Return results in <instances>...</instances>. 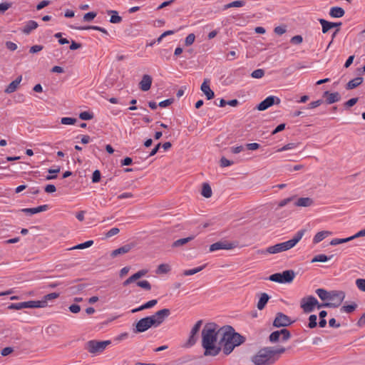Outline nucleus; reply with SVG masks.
<instances>
[{"mask_svg": "<svg viewBox=\"0 0 365 365\" xmlns=\"http://www.w3.org/2000/svg\"><path fill=\"white\" fill-rule=\"evenodd\" d=\"M152 83V76L148 74H144L138 82V86L142 91L145 92L150 90Z\"/></svg>", "mask_w": 365, "mask_h": 365, "instance_id": "nucleus-13", "label": "nucleus"}, {"mask_svg": "<svg viewBox=\"0 0 365 365\" xmlns=\"http://www.w3.org/2000/svg\"><path fill=\"white\" fill-rule=\"evenodd\" d=\"M71 28L77 29V30H88V29H93L96 31H101L106 34H108V31L102 27L98 26H71Z\"/></svg>", "mask_w": 365, "mask_h": 365, "instance_id": "nucleus-25", "label": "nucleus"}, {"mask_svg": "<svg viewBox=\"0 0 365 365\" xmlns=\"http://www.w3.org/2000/svg\"><path fill=\"white\" fill-rule=\"evenodd\" d=\"M331 303L319 304L318 300L313 296L304 297L301 299L300 307L304 313H310L313 312L317 307L320 309L323 307H331Z\"/></svg>", "mask_w": 365, "mask_h": 365, "instance_id": "nucleus-6", "label": "nucleus"}, {"mask_svg": "<svg viewBox=\"0 0 365 365\" xmlns=\"http://www.w3.org/2000/svg\"><path fill=\"white\" fill-rule=\"evenodd\" d=\"M331 296V298L330 301H333L334 302H330L331 304L330 307H336L339 306L345 297L344 293L341 291L332 292Z\"/></svg>", "mask_w": 365, "mask_h": 365, "instance_id": "nucleus-14", "label": "nucleus"}, {"mask_svg": "<svg viewBox=\"0 0 365 365\" xmlns=\"http://www.w3.org/2000/svg\"><path fill=\"white\" fill-rule=\"evenodd\" d=\"M119 232V229L117 227H113L110 230L107 232L106 234V237H110L115 235H117Z\"/></svg>", "mask_w": 365, "mask_h": 365, "instance_id": "nucleus-56", "label": "nucleus"}, {"mask_svg": "<svg viewBox=\"0 0 365 365\" xmlns=\"http://www.w3.org/2000/svg\"><path fill=\"white\" fill-rule=\"evenodd\" d=\"M21 81H22V76H18L16 78V79H15L14 81H13L8 85V86L6 88L4 92L6 93H14L18 88Z\"/></svg>", "mask_w": 365, "mask_h": 365, "instance_id": "nucleus-18", "label": "nucleus"}, {"mask_svg": "<svg viewBox=\"0 0 365 365\" xmlns=\"http://www.w3.org/2000/svg\"><path fill=\"white\" fill-rule=\"evenodd\" d=\"M69 311L73 314H77L81 310V307L78 304H73L69 307Z\"/></svg>", "mask_w": 365, "mask_h": 365, "instance_id": "nucleus-57", "label": "nucleus"}, {"mask_svg": "<svg viewBox=\"0 0 365 365\" xmlns=\"http://www.w3.org/2000/svg\"><path fill=\"white\" fill-rule=\"evenodd\" d=\"M108 14H111L110 22L112 24H118L121 21L122 18L118 15L116 11L110 10L108 11Z\"/></svg>", "mask_w": 365, "mask_h": 365, "instance_id": "nucleus-32", "label": "nucleus"}, {"mask_svg": "<svg viewBox=\"0 0 365 365\" xmlns=\"http://www.w3.org/2000/svg\"><path fill=\"white\" fill-rule=\"evenodd\" d=\"M285 351L284 347L265 346L253 354L250 361L255 365H273Z\"/></svg>", "mask_w": 365, "mask_h": 365, "instance_id": "nucleus-2", "label": "nucleus"}, {"mask_svg": "<svg viewBox=\"0 0 365 365\" xmlns=\"http://www.w3.org/2000/svg\"><path fill=\"white\" fill-rule=\"evenodd\" d=\"M110 344V341L108 340L102 341L91 340L86 343V349L91 354H97L103 351L106 346Z\"/></svg>", "mask_w": 365, "mask_h": 365, "instance_id": "nucleus-8", "label": "nucleus"}, {"mask_svg": "<svg viewBox=\"0 0 365 365\" xmlns=\"http://www.w3.org/2000/svg\"><path fill=\"white\" fill-rule=\"evenodd\" d=\"M212 189L210 185L204 183L201 192L202 195L206 198H209L212 196Z\"/></svg>", "mask_w": 365, "mask_h": 365, "instance_id": "nucleus-31", "label": "nucleus"}, {"mask_svg": "<svg viewBox=\"0 0 365 365\" xmlns=\"http://www.w3.org/2000/svg\"><path fill=\"white\" fill-rule=\"evenodd\" d=\"M233 165V162L227 160L225 158H222L220 160V165L222 167H228Z\"/></svg>", "mask_w": 365, "mask_h": 365, "instance_id": "nucleus-59", "label": "nucleus"}, {"mask_svg": "<svg viewBox=\"0 0 365 365\" xmlns=\"http://www.w3.org/2000/svg\"><path fill=\"white\" fill-rule=\"evenodd\" d=\"M305 232V230H300L294 235L291 240L276 244L272 246H269L266 250H259L258 252L261 254H277L282 252L287 251L293 248L302 240Z\"/></svg>", "mask_w": 365, "mask_h": 365, "instance_id": "nucleus-5", "label": "nucleus"}, {"mask_svg": "<svg viewBox=\"0 0 365 365\" xmlns=\"http://www.w3.org/2000/svg\"><path fill=\"white\" fill-rule=\"evenodd\" d=\"M5 46L7 49H9V51H16L18 48L16 43H15L12 41H6L5 43Z\"/></svg>", "mask_w": 365, "mask_h": 365, "instance_id": "nucleus-55", "label": "nucleus"}, {"mask_svg": "<svg viewBox=\"0 0 365 365\" xmlns=\"http://www.w3.org/2000/svg\"><path fill=\"white\" fill-rule=\"evenodd\" d=\"M292 322L291 319L288 316L282 313H277L274 320L273 326L275 327H287Z\"/></svg>", "mask_w": 365, "mask_h": 365, "instance_id": "nucleus-11", "label": "nucleus"}, {"mask_svg": "<svg viewBox=\"0 0 365 365\" xmlns=\"http://www.w3.org/2000/svg\"><path fill=\"white\" fill-rule=\"evenodd\" d=\"M202 323V322L201 320L197 321L196 322V324L192 328V329L190 331V334H192V335H197V334L198 333V331L200 329Z\"/></svg>", "mask_w": 365, "mask_h": 365, "instance_id": "nucleus-49", "label": "nucleus"}, {"mask_svg": "<svg viewBox=\"0 0 365 365\" xmlns=\"http://www.w3.org/2000/svg\"><path fill=\"white\" fill-rule=\"evenodd\" d=\"M235 247V245L232 242H229L227 241H219L215 243L212 244L210 246V252H213L220 250H232Z\"/></svg>", "mask_w": 365, "mask_h": 365, "instance_id": "nucleus-12", "label": "nucleus"}, {"mask_svg": "<svg viewBox=\"0 0 365 365\" xmlns=\"http://www.w3.org/2000/svg\"><path fill=\"white\" fill-rule=\"evenodd\" d=\"M25 309L28 308H43V302H40L39 300L24 302Z\"/></svg>", "mask_w": 365, "mask_h": 365, "instance_id": "nucleus-27", "label": "nucleus"}, {"mask_svg": "<svg viewBox=\"0 0 365 365\" xmlns=\"http://www.w3.org/2000/svg\"><path fill=\"white\" fill-rule=\"evenodd\" d=\"M173 99H172V98L166 99L165 101L160 102L159 106L162 107V108H165V107L169 106L171 103H173Z\"/></svg>", "mask_w": 365, "mask_h": 365, "instance_id": "nucleus-61", "label": "nucleus"}, {"mask_svg": "<svg viewBox=\"0 0 365 365\" xmlns=\"http://www.w3.org/2000/svg\"><path fill=\"white\" fill-rule=\"evenodd\" d=\"M317 317L315 314H312L309 317L308 327L310 329L315 328L317 325Z\"/></svg>", "mask_w": 365, "mask_h": 365, "instance_id": "nucleus-42", "label": "nucleus"}, {"mask_svg": "<svg viewBox=\"0 0 365 365\" xmlns=\"http://www.w3.org/2000/svg\"><path fill=\"white\" fill-rule=\"evenodd\" d=\"M58 297H59L58 293L53 292V293H50V294H48L43 296V298L39 301H40V302H43V304H45L43 305V307H46L48 305V302L49 301H52V300L58 298Z\"/></svg>", "mask_w": 365, "mask_h": 365, "instance_id": "nucleus-26", "label": "nucleus"}, {"mask_svg": "<svg viewBox=\"0 0 365 365\" xmlns=\"http://www.w3.org/2000/svg\"><path fill=\"white\" fill-rule=\"evenodd\" d=\"M280 99L274 96H269L267 97L264 101H262L258 106L257 109L259 110H265L268 108L271 107L274 104H279L280 103Z\"/></svg>", "mask_w": 365, "mask_h": 365, "instance_id": "nucleus-10", "label": "nucleus"}, {"mask_svg": "<svg viewBox=\"0 0 365 365\" xmlns=\"http://www.w3.org/2000/svg\"><path fill=\"white\" fill-rule=\"evenodd\" d=\"M356 307V304H349V305L343 306L341 309L346 313H351L353 311H354Z\"/></svg>", "mask_w": 365, "mask_h": 365, "instance_id": "nucleus-54", "label": "nucleus"}, {"mask_svg": "<svg viewBox=\"0 0 365 365\" xmlns=\"http://www.w3.org/2000/svg\"><path fill=\"white\" fill-rule=\"evenodd\" d=\"M8 308L9 309H15V310H20L25 309L24 307V303L23 302H18V303H12L10 305H9Z\"/></svg>", "mask_w": 365, "mask_h": 365, "instance_id": "nucleus-47", "label": "nucleus"}, {"mask_svg": "<svg viewBox=\"0 0 365 365\" xmlns=\"http://www.w3.org/2000/svg\"><path fill=\"white\" fill-rule=\"evenodd\" d=\"M269 299V297L266 293L261 294V296L259 297V299L257 303V308L259 310H262L264 308L266 304L267 303L268 300Z\"/></svg>", "mask_w": 365, "mask_h": 365, "instance_id": "nucleus-28", "label": "nucleus"}, {"mask_svg": "<svg viewBox=\"0 0 365 365\" xmlns=\"http://www.w3.org/2000/svg\"><path fill=\"white\" fill-rule=\"evenodd\" d=\"M205 267H206V264H204V265H202V266H200V267H195L193 269H186L183 272V275L190 276V275L195 274L202 271V269H204L205 268Z\"/></svg>", "mask_w": 365, "mask_h": 365, "instance_id": "nucleus-33", "label": "nucleus"}, {"mask_svg": "<svg viewBox=\"0 0 365 365\" xmlns=\"http://www.w3.org/2000/svg\"><path fill=\"white\" fill-rule=\"evenodd\" d=\"M37 27V22L33 20H30L27 21L25 26L23 27L22 32L25 34H29L33 30L36 29Z\"/></svg>", "mask_w": 365, "mask_h": 365, "instance_id": "nucleus-20", "label": "nucleus"}, {"mask_svg": "<svg viewBox=\"0 0 365 365\" xmlns=\"http://www.w3.org/2000/svg\"><path fill=\"white\" fill-rule=\"evenodd\" d=\"M353 240L352 236L346 238H334L330 242L331 245H337L339 244L345 243Z\"/></svg>", "mask_w": 365, "mask_h": 365, "instance_id": "nucleus-36", "label": "nucleus"}, {"mask_svg": "<svg viewBox=\"0 0 365 365\" xmlns=\"http://www.w3.org/2000/svg\"><path fill=\"white\" fill-rule=\"evenodd\" d=\"M192 239H193L192 237H188L186 238H182V239L178 240L173 242V247L182 246V245L186 244L187 242H190Z\"/></svg>", "mask_w": 365, "mask_h": 365, "instance_id": "nucleus-39", "label": "nucleus"}, {"mask_svg": "<svg viewBox=\"0 0 365 365\" xmlns=\"http://www.w3.org/2000/svg\"><path fill=\"white\" fill-rule=\"evenodd\" d=\"M170 271V266L168 264H161L158 267V274H166Z\"/></svg>", "mask_w": 365, "mask_h": 365, "instance_id": "nucleus-38", "label": "nucleus"}, {"mask_svg": "<svg viewBox=\"0 0 365 365\" xmlns=\"http://www.w3.org/2000/svg\"><path fill=\"white\" fill-rule=\"evenodd\" d=\"M295 277L292 270H285L282 272L275 273L269 277V279L280 284L291 283Z\"/></svg>", "mask_w": 365, "mask_h": 365, "instance_id": "nucleus-7", "label": "nucleus"}, {"mask_svg": "<svg viewBox=\"0 0 365 365\" xmlns=\"http://www.w3.org/2000/svg\"><path fill=\"white\" fill-rule=\"evenodd\" d=\"M130 245H124L120 248H118V249L113 250L111 253V256L115 257L119 255L128 252L130 251Z\"/></svg>", "mask_w": 365, "mask_h": 365, "instance_id": "nucleus-30", "label": "nucleus"}, {"mask_svg": "<svg viewBox=\"0 0 365 365\" xmlns=\"http://www.w3.org/2000/svg\"><path fill=\"white\" fill-rule=\"evenodd\" d=\"M157 303H158V300L157 299H152V300H150V301H149V302H148L140 305V307H138V312L144 310V309L152 308L155 305H156Z\"/></svg>", "mask_w": 365, "mask_h": 365, "instance_id": "nucleus-34", "label": "nucleus"}, {"mask_svg": "<svg viewBox=\"0 0 365 365\" xmlns=\"http://www.w3.org/2000/svg\"><path fill=\"white\" fill-rule=\"evenodd\" d=\"M324 95L327 97V102L329 104H331V103L338 102L341 98L339 93L337 92L329 93L328 91H326Z\"/></svg>", "mask_w": 365, "mask_h": 365, "instance_id": "nucleus-22", "label": "nucleus"}, {"mask_svg": "<svg viewBox=\"0 0 365 365\" xmlns=\"http://www.w3.org/2000/svg\"><path fill=\"white\" fill-rule=\"evenodd\" d=\"M222 328L215 324H206L202 331V346L205 349V356H215L221 351L220 339Z\"/></svg>", "mask_w": 365, "mask_h": 365, "instance_id": "nucleus-1", "label": "nucleus"}, {"mask_svg": "<svg viewBox=\"0 0 365 365\" xmlns=\"http://www.w3.org/2000/svg\"><path fill=\"white\" fill-rule=\"evenodd\" d=\"M93 245V240H88V241H86V242H85L83 243H81V244H78V245L74 246L71 249L72 250H83V249H86V248L90 247Z\"/></svg>", "mask_w": 365, "mask_h": 365, "instance_id": "nucleus-37", "label": "nucleus"}, {"mask_svg": "<svg viewBox=\"0 0 365 365\" xmlns=\"http://www.w3.org/2000/svg\"><path fill=\"white\" fill-rule=\"evenodd\" d=\"M244 341L245 338L240 334L235 332L231 327H222L220 346L225 354H230L236 346H240Z\"/></svg>", "mask_w": 365, "mask_h": 365, "instance_id": "nucleus-3", "label": "nucleus"}, {"mask_svg": "<svg viewBox=\"0 0 365 365\" xmlns=\"http://www.w3.org/2000/svg\"><path fill=\"white\" fill-rule=\"evenodd\" d=\"M48 205H43L38 206L36 207L23 208L20 211L26 215H35V214L41 212L46 211L48 210Z\"/></svg>", "mask_w": 365, "mask_h": 365, "instance_id": "nucleus-16", "label": "nucleus"}, {"mask_svg": "<svg viewBox=\"0 0 365 365\" xmlns=\"http://www.w3.org/2000/svg\"><path fill=\"white\" fill-rule=\"evenodd\" d=\"M264 76V71L262 68L256 69L251 73L253 78H261Z\"/></svg>", "mask_w": 365, "mask_h": 365, "instance_id": "nucleus-44", "label": "nucleus"}, {"mask_svg": "<svg viewBox=\"0 0 365 365\" xmlns=\"http://www.w3.org/2000/svg\"><path fill=\"white\" fill-rule=\"evenodd\" d=\"M77 120L74 118L63 117L61 119V123L63 125H73L76 123Z\"/></svg>", "mask_w": 365, "mask_h": 365, "instance_id": "nucleus-43", "label": "nucleus"}, {"mask_svg": "<svg viewBox=\"0 0 365 365\" xmlns=\"http://www.w3.org/2000/svg\"><path fill=\"white\" fill-rule=\"evenodd\" d=\"M197 341V335H192V334H190L189 339L186 343L187 346H193Z\"/></svg>", "mask_w": 365, "mask_h": 365, "instance_id": "nucleus-52", "label": "nucleus"}, {"mask_svg": "<svg viewBox=\"0 0 365 365\" xmlns=\"http://www.w3.org/2000/svg\"><path fill=\"white\" fill-rule=\"evenodd\" d=\"M200 89L205 95L207 100H211L214 98L215 94L210 87V81L208 79L204 80L201 85Z\"/></svg>", "mask_w": 365, "mask_h": 365, "instance_id": "nucleus-15", "label": "nucleus"}, {"mask_svg": "<svg viewBox=\"0 0 365 365\" xmlns=\"http://www.w3.org/2000/svg\"><path fill=\"white\" fill-rule=\"evenodd\" d=\"M332 257H327V255H324V254H321V255H316L312 259V262H327L328 260L331 259Z\"/></svg>", "mask_w": 365, "mask_h": 365, "instance_id": "nucleus-35", "label": "nucleus"}, {"mask_svg": "<svg viewBox=\"0 0 365 365\" xmlns=\"http://www.w3.org/2000/svg\"><path fill=\"white\" fill-rule=\"evenodd\" d=\"M319 23L322 25V32L324 34L327 33L331 29L336 26H339L341 25V23H334V22H329L324 19H319Z\"/></svg>", "mask_w": 365, "mask_h": 365, "instance_id": "nucleus-17", "label": "nucleus"}, {"mask_svg": "<svg viewBox=\"0 0 365 365\" xmlns=\"http://www.w3.org/2000/svg\"><path fill=\"white\" fill-rule=\"evenodd\" d=\"M298 147V144L295 143H291L285 145L284 146L277 150V152H282L285 150L295 149Z\"/></svg>", "mask_w": 365, "mask_h": 365, "instance_id": "nucleus-40", "label": "nucleus"}, {"mask_svg": "<svg viewBox=\"0 0 365 365\" xmlns=\"http://www.w3.org/2000/svg\"><path fill=\"white\" fill-rule=\"evenodd\" d=\"M329 14L332 18H341L344 15L345 11L341 7L333 6L330 9Z\"/></svg>", "mask_w": 365, "mask_h": 365, "instance_id": "nucleus-21", "label": "nucleus"}, {"mask_svg": "<svg viewBox=\"0 0 365 365\" xmlns=\"http://www.w3.org/2000/svg\"><path fill=\"white\" fill-rule=\"evenodd\" d=\"M357 101H358L357 98H351L349 101H347L344 105L346 108H350V107H352L353 106H354L357 103Z\"/></svg>", "mask_w": 365, "mask_h": 365, "instance_id": "nucleus-63", "label": "nucleus"}, {"mask_svg": "<svg viewBox=\"0 0 365 365\" xmlns=\"http://www.w3.org/2000/svg\"><path fill=\"white\" fill-rule=\"evenodd\" d=\"M14 349L13 348L11 347H5L1 351V354L3 356H8L9 354H11L13 352Z\"/></svg>", "mask_w": 365, "mask_h": 365, "instance_id": "nucleus-64", "label": "nucleus"}, {"mask_svg": "<svg viewBox=\"0 0 365 365\" xmlns=\"http://www.w3.org/2000/svg\"><path fill=\"white\" fill-rule=\"evenodd\" d=\"M170 314V309H163L152 316L138 320V332L145 331L152 327H159Z\"/></svg>", "mask_w": 365, "mask_h": 365, "instance_id": "nucleus-4", "label": "nucleus"}, {"mask_svg": "<svg viewBox=\"0 0 365 365\" xmlns=\"http://www.w3.org/2000/svg\"><path fill=\"white\" fill-rule=\"evenodd\" d=\"M316 293L322 300H330L331 298V294L324 289H317Z\"/></svg>", "mask_w": 365, "mask_h": 365, "instance_id": "nucleus-29", "label": "nucleus"}, {"mask_svg": "<svg viewBox=\"0 0 365 365\" xmlns=\"http://www.w3.org/2000/svg\"><path fill=\"white\" fill-rule=\"evenodd\" d=\"M363 81H364V79L362 77H356V78L349 81L347 83L346 88L347 90L354 89V88H356L357 86H360L363 83Z\"/></svg>", "mask_w": 365, "mask_h": 365, "instance_id": "nucleus-24", "label": "nucleus"}, {"mask_svg": "<svg viewBox=\"0 0 365 365\" xmlns=\"http://www.w3.org/2000/svg\"><path fill=\"white\" fill-rule=\"evenodd\" d=\"M314 201L310 197H300L295 202L297 207H310L313 205Z\"/></svg>", "mask_w": 365, "mask_h": 365, "instance_id": "nucleus-19", "label": "nucleus"}, {"mask_svg": "<svg viewBox=\"0 0 365 365\" xmlns=\"http://www.w3.org/2000/svg\"><path fill=\"white\" fill-rule=\"evenodd\" d=\"M356 285L358 289L362 292H365V279H357L356 280Z\"/></svg>", "mask_w": 365, "mask_h": 365, "instance_id": "nucleus-50", "label": "nucleus"}, {"mask_svg": "<svg viewBox=\"0 0 365 365\" xmlns=\"http://www.w3.org/2000/svg\"><path fill=\"white\" fill-rule=\"evenodd\" d=\"M331 234H332L331 232L327 231V230L319 232L314 235V237L313 238V243L317 244V243L322 242L324 239H325L328 236L331 235Z\"/></svg>", "mask_w": 365, "mask_h": 365, "instance_id": "nucleus-23", "label": "nucleus"}, {"mask_svg": "<svg viewBox=\"0 0 365 365\" xmlns=\"http://www.w3.org/2000/svg\"><path fill=\"white\" fill-rule=\"evenodd\" d=\"M291 337V334L287 329H282L279 331H273L269 335V341L272 343L277 341H286Z\"/></svg>", "mask_w": 365, "mask_h": 365, "instance_id": "nucleus-9", "label": "nucleus"}, {"mask_svg": "<svg viewBox=\"0 0 365 365\" xmlns=\"http://www.w3.org/2000/svg\"><path fill=\"white\" fill-rule=\"evenodd\" d=\"M138 287H141L142 289H145V290H150L151 289V285L150 284V282L147 280H140L139 281L138 280Z\"/></svg>", "mask_w": 365, "mask_h": 365, "instance_id": "nucleus-48", "label": "nucleus"}, {"mask_svg": "<svg viewBox=\"0 0 365 365\" xmlns=\"http://www.w3.org/2000/svg\"><path fill=\"white\" fill-rule=\"evenodd\" d=\"M11 7V4L5 2L0 4V14H4Z\"/></svg>", "mask_w": 365, "mask_h": 365, "instance_id": "nucleus-58", "label": "nucleus"}, {"mask_svg": "<svg viewBox=\"0 0 365 365\" xmlns=\"http://www.w3.org/2000/svg\"><path fill=\"white\" fill-rule=\"evenodd\" d=\"M245 3L243 1H235L230 4H227L225 6V9L231 8V7H242L245 6Z\"/></svg>", "mask_w": 365, "mask_h": 365, "instance_id": "nucleus-41", "label": "nucleus"}, {"mask_svg": "<svg viewBox=\"0 0 365 365\" xmlns=\"http://www.w3.org/2000/svg\"><path fill=\"white\" fill-rule=\"evenodd\" d=\"M101 180V172L98 170H96L93 173L92 182L94 183L98 182Z\"/></svg>", "mask_w": 365, "mask_h": 365, "instance_id": "nucleus-53", "label": "nucleus"}, {"mask_svg": "<svg viewBox=\"0 0 365 365\" xmlns=\"http://www.w3.org/2000/svg\"><path fill=\"white\" fill-rule=\"evenodd\" d=\"M43 48V47L41 45H34L30 48L29 52L31 53H36L41 51Z\"/></svg>", "mask_w": 365, "mask_h": 365, "instance_id": "nucleus-60", "label": "nucleus"}, {"mask_svg": "<svg viewBox=\"0 0 365 365\" xmlns=\"http://www.w3.org/2000/svg\"><path fill=\"white\" fill-rule=\"evenodd\" d=\"M79 118L83 120H89L93 119V113H91L88 111H83V112L80 113Z\"/></svg>", "mask_w": 365, "mask_h": 365, "instance_id": "nucleus-45", "label": "nucleus"}, {"mask_svg": "<svg viewBox=\"0 0 365 365\" xmlns=\"http://www.w3.org/2000/svg\"><path fill=\"white\" fill-rule=\"evenodd\" d=\"M137 281V273L133 274L132 276H130L128 279H127L124 282L123 284L125 286L129 284L131 282H134Z\"/></svg>", "mask_w": 365, "mask_h": 365, "instance_id": "nucleus-62", "label": "nucleus"}, {"mask_svg": "<svg viewBox=\"0 0 365 365\" xmlns=\"http://www.w3.org/2000/svg\"><path fill=\"white\" fill-rule=\"evenodd\" d=\"M195 39V36L194 34H190L187 36L185 40V43L186 46L192 45Z\"/></svg>", "mask_w": 365, "mask_h": 365, "instance_id": "nucleus-51", "label": "nucleus"}, {"mask_svg": "<svg viewBox=\"0 0 365 365\" xmlns=\"http://www.w3.org/2000/svg\"><path fill=\"white\" fill-rule=\"evenodd\" d=\"M96 15H97V14L93 11L86 13L84 14V16L83 17V20L85 22H90L96 16Z\"/></svg>", "mask_w": 365, "mask_h": 365, "instance_id": "nucleus-46", "label": "nucleus"}]
</instances>
